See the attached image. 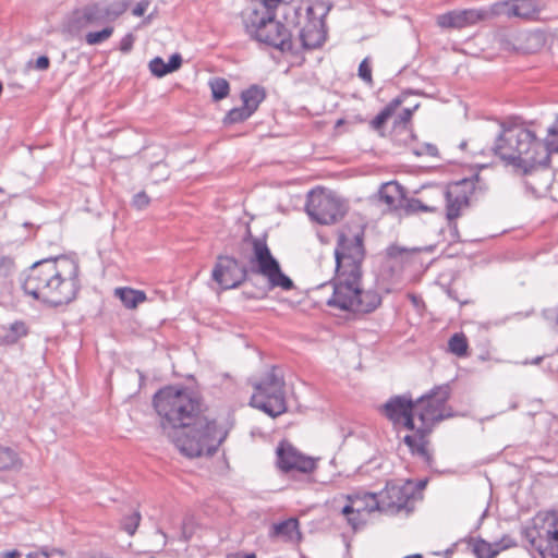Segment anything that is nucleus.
Instances as JSON below:
<instances>
[{
  "mask_svg": "<svg viewBox=\"0 0 558 558\" xmlns=\"http://www.w3.org/2000/svg\"><path fill=\"white\" fill-rule=\"evenodd\" d=\"M450 396V386L446 384L436 386L415 401L407 396H395L384 404L383 412L393 426L410 432L403 437V442L412 456L430 461L428 437L438 422L451 416V409L447 405Z\"/></svg>",
  "mask_w": 558,
  "mask_h": 558,
  "instance_id": "f257e3e1",
  "label": "nucleus"
},
{
  "mask_svg": "<svg viewBox=\"0 0 558 558\" xmlns=\"http://www.w3.org/2000/svg\"><path fill=\"white\" fill-rule=\"evenodd\" d=\"M78 260L59 255L35 263L23 282L24 292L34 300L51 306L71 303L81 289Z\"/></svg>",
  "mask_w": 558,
  "mask_h": 558,
  "instance_id": "f03ea898",
  "label": "nucleus"
},
{
  "mask_svg": "<svg viewBox=\"0 0 558 558\" xmlns=\"http://www.w3.org/2000/svg\"><path fill=\"white\" fill-rule=\"evenodd\" d=\"M153 403L163 427L184 428L195 425L206 412V407L197 393L173 386L156 392Z\"/></svg>",
  "mask_w": 558,
  "mask_h": 558,
  "instance_id": "7ed1b4c3",
  "label": "nucleus"
},
{
  "mask_svg": "<svg viewBox=\"0 0 558 558\" xmlns=\"http://www.w3.org/2000/svg\"><path fill=\"white\" fill-rule=\"evenodd\" d=\"M233 425L230 416H204L195 425L184 427L186 430L174 440L175 447L190 458L211 454L227 439Z\"/></svg>",
  "mask_w": 558,
  "mask_h": 558,
  "instance_id": "20e7f679",
  "label": "nucleus"
},
{
  "mask_svg": "<svg viewBox=\"0 0 558 558\" xmlns=\"http://www.w3.org/2000/svg\"><path fill=\"white\" fill-rule=\"evenodd\" d=\"M279 3L270 4L267 0L254 2L242 12L245 32L259 43L281 51L291 50V33L275 20L274 9Z\"/></svg>",
  "mask_w": 558,
  "mask_h": 558,
  "instance_id": "39448f33",
  "label": "nucleus"
},
{
  "mask_svg": "<svg viewBox=\"0 0 558 558\" xmlns=\"http://www.w3.org/2000/svg\"><path fill=\"white\" fill-rule=\"evenodd\" d=\"M288 23L300 26V39L306 49L320 47L326 40L325 16L327 8L322 2L303 1L299 4H284Z\"/></svg>",
  "mask_w": 558,
  "mask_h": 558,
  "instance_id": "423d86ee",
  "label": "nucleus"
},
{
  "mask_svg": "<svg viewBox=\"0 0 558 558\" xmlns=\"http://www.w3.org/2000/svg\"><path fill=\"white\" fill-rule=\"evenodd\" d=\"M425 486L426 481H387L384 488L376 493L379 512L389 515L412 513L417 501L423 499Z\"/></svg>",
  "mask_w": 558,
  "mask_h": 558,
  "instance_id": "0eeeda50",
  "label": "nucleus"
},
{
  "mask_svg": "<svg viewBox=\"0 0 558 558\" xmlns=\"http://www.w3.org/2000/svg\"><path fill=\"white\" fill-rule=\"evenodd\" d=\"M361 279L336 275L328 305L354 313H369L377 308L381 303L380 295L373 290L362 289Z\"/></svg>",
  "mask_w": 558,
  "mask_h": 558,
  "instance_id": "6e6552de",
  "label": "nucleus"
},
{
  "mask_svg": "<svg viewBox=\"0 0 558 558\" xmlns=\"http://www.w3.org/2000/svg\"><path fill=\"white\" fill-rule=\"evenodd\" d=\"M364 232L360 226H344L338 233L335 248L336 275L362 278V263L365 256Z\"/></svg>",
  "mask_w": 558,
  "mask_h": 558,
  "instance_id": "1a4fd4ad",
  "label": "nucleus"
},
{
  "mask_svg": "<svg viewBox=\"0 0 558 558\" xmlns=\"http://www.w3.org/2000/svg\"><path fill=\"white\" fill-rule=\"evenodd\" d=\"M542 144L543 142H498L492 150L506 166L527 174L539 166H545L548 160V154Z\"/></svg>",
  "mask_w": 558,
  "mask_h": 558,
  "instance_id": "9d476101",
  "label": "nucleus"
},
{
  "mask_svg": "<svg viewBox=\"0 0 558 558\" xmlns=\"http://www.w3.org/2000/svg\"><path fill=\"white\" fill-rule=\"evenodd\" d=\"M250 245L248 264L254 274L263 277L270 289L282 291L294 289L293 280L283 272L265 238H251Z\"/></svg>",
  "mask_w": 558,
  "mask_h": 558,
  "instance_id": "9b49d317",
  "label": "nucleus"
},
{
  "mask_svg": "<svg viewBox=\"0 0 558 558\" xmlns=\"http://www.w3.org/2000/svg\"><path fill=\"white\" fill-rule=\"evenodd\" d=\"M283 381L270 373L254 386L250 404L271 417L281 415L287 410Z\"/></svg>",
  "mask_w": 558,
  "mask_h": 558,
  "instance_id": "f8f14e48",
  "label": "nucleus"
},
{
  "mask_svg": "<svg viewBox=\"0 0 558 558\" xmlns=\"http://www.w3.org/2000/svg\"><path fill=\"white\" fill-rule=\"evenodd\" d=\"M306 211L318 223L330 225L344 216L345 206L331 191L316 187L308 193Z\"/></svg>",
  "mask_w": 558,
  "mask_h": 558,
  "instance_id": "ddd939ff",
  "label": "nucleus"
},
{
  "mask_svg": "<svg viewBox=\"0 0 558 558\" xmlns=\"http://www.w3.org/2000/svg\"><path fill=\"white\" fill-rule=\"evenodd\" d=\"M522 535L536 550L546 545L558 544V511L542 510L535 513L523 527Z\"/></svg>",
  "mask_w": 558,
  "mask_h": 558,
  "instance_id": "4468645a",
  "label": "nucleus"
},
{
  "mask_svg": "<svg viewBox=\"0 0 558 558\" xmlns=\"http://www.w3.org/2000/svg\"><path fill=\"white\" fill-rule=\"evenodd\" d=\"M344 500L341 514L353 530L364 526L369 514L379 512L376 493L357 490L345 495Z\"/></svg>",
  "mask_w": 558,
  "mask_h": 558,
  "instance_id": "2eb2a0df",
  "label": "nucleus"
},
{
  "mask_svg": "<svg viewBox=\"0 0 558 558\" xmlns=\"http://www.w3.org/2000/svg\"><path fill=\"white\" fill-rule=\"evenodd\" d=\"M276 466L283 473L312 474L317 470L318 458L304 454L289 440L282 439L276 448Z\"/></svg>",
  "mask_w": 558,
  "mask_h": 558,
  "instance_id": "dca6fc26",
  "label": "nucleus"
},
{
  "mask_svg": "<svg viewBox=\"0 0 558 558\" xmlns=\"http://www.w3.org/2000/svg\"><path fill=\"white\" fill-rule=\"evenodd\" d=\"M105 23L101 2H92L73 10L63 22V32L71 36H80L88 27Z\"/></svg>",
  "mask_w": 558,
  "mask_h": 558,
  "instance_id": "f3484780",
  "label": "nucleus"
},
{
  "mask_svg": "<svg viewBox=\"0 0 558 558\" xmlns=\"http://www.w3.org/2000/svg\"><path fill=\"white\" fill-rule=\"evenodd\" d=\"M213 279L222 289H234L246 279V269L240 262L228 255H219L211 272Z\"/></svg>",
  "mask_w": 558,
  "mask_h": 558,
  "instance_id": "a211bd4d",
  "label": "nucleus"
},
{
  "mask_svg": "<svg viewBox=\"0 0 558 558\" xmlns=\"http://www.w3.org/2000/svg\"><path fill=\"white\" fill-rule=\"evenodd\" d=\"M492 15V10L484 9H464L453 10L437 16V25L441 28L461 29L472 26L477 22L487 20Z\"/></svg>",
  "mask_w": 558,
  "mask_h": 558,
  "instance_id": "6ab92c4d",
  "label": "nucleus"
},
{
  "mask_svg": "<svg viewBox=\"0 0 558 558\" xmlns=\"http://www.w3.org/2000/svg\"><path fill=\"white\" fill-rule=\"evenodd\" d=\"M498 134L496 140H537L533 129L534 122H526L519 116H509L496 121Z\"/></svg>",
  "mask_w": 558,
  "mask_h": 558,
  "instance_id": "aec40b11",
  "label": "nucleus"
},
{
  "mask_svg": "<svg viewBox=\"0 0 558 558\" xmlns=\"http://www.w3.org/2000/svg\"><path fill=\"white\" fill-rule=\"evenodd\" d=\"M473 183L470 180H462L452 184L447 192V218L454 221L462 214V210L469 206L470 193Z\"/></svg>",
  "mask_w": 558,
  "mask_h": 558,
  "instance_id": "412c9836",
  "label": "nucleus"
},
{
  "mask_svg": "<svg viewBox=\"0 0 558 558\" xmlns=\"http://www.w3.org/2000/svg\"><path fill=\"white\" fill-rule=\"evenodd\" d=\"M492 15H506L508 17L532 19L539 11L538 0H510L497 2L492 5Z\"/></svg>",
  "mask_w": 558,
  "mask_h": 558,
  "instance_id": "4be33fe9",
  "label": "nucleus"
},
{
  "mask_svg": "<svg viewBox=\"0 0 558 558\" xmlns=\"http://www.w3.org/2000/svg\"><path fill=\"white\" fill-rule=\"evenodd\" d=\"M379 201L389 211H399L405 204V191L398 182H387L379 190Z\"/></svg>",
  "mask_w": 558,
  "mask_h": 558,
  "instance_id": "5701e85b",
  "label": "nucleus"
},
{
  "mask_svg": "<svg viewBox=\"0 0 558 558\" xmlns=\"http://www.w3.org/2000/svg\"><path fill=\"white\" fill-rule=\"evenodd\" d=\"M403 100L401 97H396L389 101L368 123L371 130L375 131L378 136L386 137L389 134L386 132L391 117H393L395 109L401 107Z\"/></svg>",
  "mask_w": 558,
  "mask_h": 558,
  "instance_id": "b1692460",
  "label": "nucleus"
},
{
  "mask_svg": "<svg viewBox=\"0 0 558 558\" xmlns=\"http://www.w3.org/2000/svg\"><path fill=\"white\" fill-rule=\"evenodd\" d=\"M270 536L281 538L286 542L299 543L302 536L299 520L290 518L282 522L275 523L271 526Z\"/></svg>",
  "mask_w": 558,
  "mask_h": 558,
  "instance_id": "393cba45",
  "label": "nucleus"
},
{
  "mask_svg": "<svg viewBox=\"0 0 558 558\" xmlns=\"http://www.w3.org/2000/svg\"><path fill=\"white\" fill-rule=\"evenodd\" d=\"M114 296H117L128 310H135L140 304L147 301L145 291L130 287L116 288Z\"/></svg>",
  "mask_w": 558,
  "mask_h": 558,
  "instance_id": "a878e982",
  "label": "nucleus"
},
{
  "mask_svg": "<svg viewBox=\"0 0 558 558\" xmlns=\"http://www.w3.org/2000/svg\"><path fill=\"white\" fill-rule=\"evenodd\" d=\"M418 108V105L413 106L412 108H400L395 109L393 117H391L390 122L392 128L391 135H402L403 131L409 130L411 124V119L413 112Z\"/></svg>",
  "mask_w": 558,
  "mask_h": 558,
  "instance_id": "bb28decb",
  "label": "nucleus"
},
{
  "mask_svg": "<svg viewBox=\"0 0 558 558\" xmlns=\"http://www.w3.org/2000/svg\"><path fill=\"white\" fill-rule=\"evenodd\" d=\"M23 466V459L13 448L0 445V471H20Z\"/></svg>",
  "mask_w": 558,
  "mask_h": 558,
  "instance_id": "cd10ccee",
  "label": "nucleus"
},
{
  "mask_svg": "<svg viewBox=\"0 0 558 558\" xmlns=\"http://www.w3.org/2000/svg\"><path fill=\"white\" fill-rule=\"evenodd\" d=\"M28 335V327L26 323L17 320L9 325L4 329V333L0 338V343L4 345H12L17 343L21 339Z\"/></svg>",
  "mask_w": 558,
  "mask_h": 558,
  "instance_id": "c85d7f7f",
  "label": "nucleus"
},
{
  "mask_svg": "<svg viewBox=\"0 0 558 558\" xmlns=\"http://www.w3.org/2000/svg\"><path fill=\"white\" fill-rule=\"evenodd\" d=\"M266 93L263 87L252 85L241 94L243 106L251 112L254 113L260 102L265 99Z\"/></svg>",
  "mask_w": 558,
  "mask_h": 558,
  "instance_id": "c756f323",
  "label": "nucleus"
},
{
  "mask_svg": "<svg viewBox=\"0 0 558 558\" xmlns=\"http://www.w3.org/2000/svg\"><path fill=\"white\" fill-rule=\"evenodd\" d=\"M469 546L476 558H496L498 556L494 543L481 537L470 539Z\"/></svg>",
  "mask_w": 558,
  "mask_h": 558,
  "instance_id": "7c9ffc66",
  "label": "nucleus"
},
{
  "mask_svg": "<svg viewBox=\"0 0 558 558\" xmlns=\"http://www.w3.org/2000/svg\"><path fill=\"white\" fill-rule=\"evenodd\" d=\"M130 7L128 0H114L110 3L101 2V11L105 22H112L121 16Z\"/></svg>",
  "mask_w": 558,
  "mask_h": 558,
  "instance_id": "2f4dec72",
  "label": "nucleus"
},
{
  "mask_svg": "<svg viewBox=\"0 0 558 558\" xmlns=\"http://www.w3.org/2000/svg\"><path fill=\"white\" fill-rule=\"evenodd\" d=\"M469 348L468 337L463 332H456L448 340V351L458 357H466Z\"/></svg>",
  "mask_w": 558,
  "mask_h": 558,
  "instance_id": "473e14b6",
  "label": "nucleus"
},
{
  "mask_svg": "<svg viewBox=\"0 0 558 558\" xmlns=\"http://www.w3.org/2000/svg\"><path fill=\"white\" fill-rule=\"evenodd\" d=\"M411 151L418 158L433 159L439 157L438 148L429 142H414Z\"/></svg>",
  "mask_w": 558,
  "mask_h": 558,
  "instance_id": "72a5a7b5",
  "label": "nucleus"
},
{
  "mask_svg": "<svg viewBox=\"0 0 558 558\" xmlns=\"http://www.w3.org/2000/svg\"><path fill=\"white\" fill-rule=\"evenodd\" d=\"M210 90L215 100H221L229 94L230 86L227 80L215 77L209 81Z\"/></svg>",
  "mask_w": 558,
  "mask_h": 558,
  "instance_id": "f704fd0d",
  "label": "nucleus"
},
{
  "mask_svg": "<svg viewBox=\"0 0 558 558\" xmlns=\"http://www.w3.org/2000/svg\"><path fill=\"white\" fill-rule=\"evenodd\" d=\"M251 113L243 105L238 108L231 109L223 119L226 125L243 122L248 119Z\"/></svg>",
  "mask_w": 558,
  "mask_h": 558,
  "instance_id": "c9c22d12",
  "label": "nucleus"
},
{
  "mask_svg": "<svg viewBox=\"0 0 558 558\" xmlns=\"http://www.w3.org/2000/svg\"><path fill=\"white\" fill-rule=\"evenodd\" d=\"M113 34V27L107 26L99 32H89L85 36V40L88 45H99L108 40Z\"/></svg>",
  "mask_w": 558,
  "mask_h": 558,
  "instance_id": "e433bc0d",
  "label": "nucleus"
},
{
  "mask_svg": "<svg viewBox=\"0 0 558 558\" xmlns=\"http://www.w3.org/2000/svg\"><path fill=\"white\" fill-rule=\"evenodd\" d=\"M401 210H403L405 214H413L417 211H433L434 208L423 205L420 199L405 197V204Z\"/></svg>",
  "mask_w": 558,
  "mask_h": 558,
  "instance_id": "4c0bfd02",
  "label": "nucleus"
},
{
  "mask_svg": "<svg viewBox=\"0 0 558 558\" xmlns=\"http://www.w3.org/2000/svg\"><path fill=\"white\" fill-rule=\"evenodd\" d=\"M149 70L157 77H162L169 73L167 63L160 57H156L149 62Z\"/></svg>",
  "mask_w": 558,
  "mask_h": 558,
  "instance_id": "58836bf2",
  "label": "nucleus"
},
{
  "mask_svg": "<svg viewBox=\"0 0 558 558\" xmlns=\"http://www.w3.org/2000/svg\"><path fill=\"white\" fill-rule=\"evenodd\" d=\"M359 77L365 82L367 85H373V76H372V68L369 63V58H365L359 65L357 71Z\"/></svg>",
  "mask_w": 558,
  "mask_h": 558,
  "instance_id": "ea45409f",
  "label": "nucleus"
},
{
  "mask_svg": "<svg viewBox=\"0 0 558 558\" xmlns=\"http://www.w3.org/2000/svg\"><path fill=\"white\" fill-rule=\"evenodd\" d=\"M494 545L499 555L501 551L517 547L518 543L513 536L507 534L501 536Z\"/></svg>",
  "mask_w": 558,
  "mask_h": 558,
  "instance_id": "a19ab883",
  "label": "nucleus"
},
{
  "mask_svg": "<svg viewBox=\"0 0 558 558\" xmlns=\"http://www.w3.org/2000/svg\"><path fill=\"white\" fill-rule=\"evenodd\" d=\"M149 204H150V197L144 191L135 194L132 199V206L136 210H143V209L147 208L149 206Z\"/></svg>",
  "mask_w": 558,
  "mask_h": 558,
  "instance_id": "79ce46f5",
  "label": "nucleus"
},
{
  "mask_svg": "<svg viewBox=\"0 0 558 558\" xmlns=\"http://www.w3.org/2000/svg\"><path fill=\"white\" fill-rule=\"evenodd\" d=\"M542 558H558V544L545 545L537 550Z\"/></svg>",
  "mask_w": 558,
  "mask_h": 558,
  "instance_id": "37998d69",
  "label": "nucleus"
},
{
  "mask_svg": "<svg viewBox=\"0 0 558 558\" xmlns=\"http://www.w3.org/2000/svg\"><path fill=\"white\" fill-rule=\"evenodd\" d=\"M182 64V57L179 53H174L170 57L167 68L169 73L177 71Z\"/></svg>",
  "mask_w": 558,
  "mask_h": 558,
  "instance_id": "c03bdc74",
  "label": "nucleus"
},
{
  "mask_svg": "<svg viewBox=\"0 0 558 558\" xmlns=\"http://www.w3.org/2000/svg\"><path fill=\"white\" fill-rule=\"evenodd\" d=\"M148 5H149V1L148 0L140 1L134 7V9L132 10L133 15H135V16H143L145 14V12L147 11Z\"/></svg>",
  "mask_w": 558,
  "mask_h": 558,
  "instance_id": "a18cd8bd",
  "label": "nucleus"
},
{
  "mask_svg": "<svg viewBox=\"0 0 558 558\" xmlns=\"http://www.w3.org/2000/svg\"><path fill=\"white\" fill-rule=\"evenodd\" d=\"M134 38L131 34L124 36L120 43V49L123 52H129L132 49Z\"/></svg>",
  "mask_w": 558,
  "mask_h": 558,
  "instance_id": "49530a36",
  "label": "nucleus"
},
{
  "mask_svg": "<svg viewBox=\"0 0 558 558\" xmlns=\"http://www.w3.org/2000/svg\"><path fill=\"white\" fill-rule=\"evenodd\" d=\"M542 145L546 148V151L548 154V160L545 163L547 165L549 162L550 155L553 153H558V142H543Z\"/></svg>",
  "mask_w": 558,
  "mask_h": 558,
  "instance_id": "de8ad7c7",
  "label": "nucleus"
},
{
  "mask_svg": "<svg viewBox=\"0 0 558 558\" xmlns=\"http://www.w3.org/2000/svg\"><path fill=\"white\" fill-rule=\"evenodd\" d=\"M49 58L46 57V56H40L37 60H36V63H35V68L37 70H40V71H44V70H47L48 66H49Z\"/></svg>",
  "mask_w": 558,
  "mask_h": 558,
  "instance_id": "09e8293b",
  "label": "nucleus"
},
{
  "mask_svg": "<svg viewBox=\"0 0 558 558\" xmlns=\"http://www.w3.org/2000/svg\"><path fill=\"white\" fill-rule=\"evenodd\" d=\"M49 557H50V553L47 551L46 549L32 551L26 555V558H49Z\"/></svg>",
  "mask_w": 558,
  "mask_h": 558,
  "instance_id": "8fccbe9b",
  "label": "nucleus"
},
{
  "mask_svg": "<svg viewBox=\"0 0 558 558\" xmlns=\"http://www.w3.org/2000/svg\"><path fill=\"white\" fill-rule=\"evenodd\" d=\"M549 136L558 137V117L547 130Z\"/></svg>",
  "mask_w": 558,
  "mask_h": 558,
  "instance_id": "3c124183",
  "label": "nucleus"
},
{
  "mask_svg": "<svg viewBox=\"0 0 558 558\" xmlns=\"http://www.w3.org/2000/svg\"><path fill=\"white\" fill-rule=\"evenodd\" d=\"M408 299L412 302V304L416 307L421 306L423 304V301L421 299V296L414 294V293H409L408 294Z\"/></svg>",
  "mask_w": 558,
  "mask_h": 558,
  "instance_id": "603ef678",
  "label": "nucleus"
},
{
  "mask_svg": "<svg viewBox=\"0 0 558 558\" xmlns=\"http://www.w3.org/2000/svg\"><path fill=\"white\" fill-rule=\"evenodd\" d=\"M21 556L19 550H10L2 554L1 558H19Z\"/></svg>",
  "mask_w": 558,
  "mask_h": 558,
  "instance_id": "864d4df0",
  "label": "nucleus"
},
{
  "mask_svg": "<svg viewBox=\"0 0 558 558\" xmlns=\"http://www.w3.org/2000/svg\"><path fill=\"white\" fill-rule=\"evenodd\" d=\"M474 163L477 167H486L487 166V162H484V161H475Z\"/></svg>",
  "mask_w": 558,
  "mask_h": 558,
  "instance_id": "5fc2aeb1",
  "label": "nucleus"
},
{
  "mask_svg": "<svg viewBox=\"0 0 558 558\" xmlns=\"http://www.w3.org/2000/svg\"><path fill=\"white\" fill-rule=\"evenodd\" d=\"M267 1L270 4H274V3H280L282 0H267Z\"/></svg>",
  "mask_w": 558,
  "mask_h": 558,
  "instance_id": "6e6d98bb",
  "label": "nucleus"
},
{
  "mask_svg": "<svg viewBox=\"0 0 558 558\" xmlns=\"http://www.w3.org/2000/svg\"><path fill=\"white\" fill-rule=\"evenodd\" d=\"M465 147H466V143H465V142H462V143L460 144V149L464 150V149H465Z\"/></svg>",
  "mask_w": 558,
  "mask_h": 558,
  "instance_id": "4d7b16f0",
  "label": "nucleus"
}]
</instances>
